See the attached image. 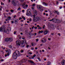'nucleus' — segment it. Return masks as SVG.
Returning a JSON list of instances; mask_svg holds the SVG:
<instances>
[{
  "instance_id": "1",
  "label": "nucleus",
  "mask_w": 65,
  "mask_h": 65,
  "mask_svg": "<svg viewBox=\"0 0 65 65\" xmlns=\"http://www.w3.org/2000/svg\"><path fill=\"white\" fill-rule=\"evenodd\" d=\"M33 12L34 14L33 15V22H37V21H39L40 20L39 17L38 16L36 17V16L37 15V11L36 10H35Z\"/></svg>"
},
{
  "instance_id": "2",
  "label": "nucleus",
  "mask_w": 65,
  "mask_h": 65,
  "mask_svg": "<svg viewBox=\"0 0 65 65\" xmlns=\"http://www.w3.org/2000/svg\"><path fill=\"white\" fill-rule=\"evenodd\" d=\"M13 58L14 59H16L17 58V56H20V51L16 50L13 54Z\"/></svg>"
},
{
  "instance_id": "3",
  "label": "nucleus",
  "mask_w": 65,
  "mask_h": 65,
  "mask_svg": "<svg viewBox=\"0 0 65 65\" xmlns=\"http://www.w3.org/2000/svg\"><path fill=\"white\" fill-rule=\"evenodd\" d=\"M27 12L26 13V15L27 16H28V17H29V16H31V15H32V13H31V10L30 9H27Z\"/></svg>"
},
{
  "instance_id": "4",
  "label": "nucleus",
  "mask_w": 65,
  "mask_h": 65,
  "mask_svg": "<svg viewBox=\"0 0 65 65\" xmlns=\"http://www.w3.org/2000/svg\"><path fill=\"white\" fill-rule=\"evenodd\" d=\"M0 32H6L5 30V28L4 25L0 27Z\"/></svg>"
},
{
  "instance_id": "5",
  "label": "nucleus",
  "mask_w": 65,
  "mask_h": 65,
  "mask_svg": "<svg viewBox=\"0 0 65 65\" xmlns=\"http://www.w3.org/2000/svg\"><path fill=\"white\" fill-rule=\"evenodd\" d=\"M6 49L7 50H5L6 52H8V53L7 55V54H6L5 55V57H6L7 56H9V54H10V53H11V51L9 49H8L7 48H6Z\"/></svg>"
},
{
  "instance_id": "6",
  "label": "nucleus",
  "mask_w": 65,
  "mask_h": 65,
  "mask_svg": "<svg viewBox=\"0 0 65 65\" xmlns=\"http://www.w3.org/2000/svg\"><path fill=\"white\" fill-rule=\"evenodd\" d=\"M27 42H26V40H24L23 41H22L21 42V44L22 45H23V44L24 45L22 46V47H24V46H25V45L26 43Z\"/></svg>"
},
{
  "instance_id": "7",
  "label": "nucleus",
  "mask_w": 65,
  "mask_h": 65,
  "mask_svg": "<svg viewBox=\"0 0 65 65\" xmlns=\"http://www.w3.org/2000/svg\"><path fill=\"white\" fill-rule=\"evenodd\" d=\"M16 42L17 46H20L21 45V41H17Z\"/></svg>"
},
{
  "instance_id": "8",
  "label": "nucleus",
  "mask_w": 65,
  "mask_h": 65,
  "mask_svg": "<svg viewBox=\"0 0 65 65\" xmlns=\"http://www.w3.org/2000/svg\"><path fill=\"white\" fill-rule=\"evenodd\" d=\"M37 7L39 9V10L40 11H41L43 10V9L41 8L42 6L41 5H37Z\"/></svg>"
},
{
  "instance_id": "9",
  "label": "nucleus",
  "mask_w": 65,
  "mask_h": 65,
  "mask_svg": "<svg viewBox=\"0 0 65 65\" xmlns=\"http://www.w3.org/2000/svg\"><path fill=\"white\" fill-rule=\"evenodd\" d=\"M11 3L14 6H16L17 5V3L15 2L14 0H12Z\"/></svg>"
},
{
  "instance_id": "10",
  "label": "nucleus",
  "mask_w": 65,
  "mask_h": 65,
  "mask_svg": "<svg viewBox=\"0 0 65 65\" xmlns=\"http://www.w3.org/2000/svg\"><path fill=\"white\" fill-rule=\"evenodd\" d=\"M49 31L47 30H46L44 32V35H46L48 33Z\"/></svg>"
},
{
  "instance_id": "11",
  "label": "nucleus",
  "mask_w": 65,
  "mask_h": 65,
  "mask_svg": "<svg viewBox=\"0 0 65 65\" xmlns=\"http://www.w3.org/2000/svg\"><path fill=\"white\" fill-rule=\"evenodd\" d=\"M25 4L26 3H24L22 6L23 8L24 9H26V7H25Z\"/></svg>"
},
{
  "instance_id": "12",
  "label": "nucleus",
  "mask_w": 65,
  "mask_h": 65,
  "mask_svg": "<svg viewBox=\"0 0 65 65\" xmlns=\"http://www.w3.org/2000/svg\"><path fill=\"white\" fill-rule=\"evenodd\" d=\"M65 60H63L62 61V62H61V64L62 65H64L65 64Z\"/></svg>"
},
{
  "instance_id": "13",
  "label": "nucleus",
  "mask_w": 65,
  "mask_h": 65,
  "mask_svg": "<svg viewBox=\"0 0 65 65\" xmlns=\"http://www.w3.org/2000/svg\"><path fill=\"white\" fill-rule=\"evenodd\" d=\"M54 13H56L57 15H60L59 13V12H58L57 11H55Z\"/></svg>"
},
{
  "instance_id": "14",
  "label": "nucleus",
  "mask_w": 65,
  "mask_h": 65,
  "mask_svg": "<svg viewBox=\"0 0 65 65\" xmlns=\"http://www.w3.org/2000/svg\"><path fill=\"white\" fill-rule=\"evenodd\" d=\"M11 27H9L7 30L9 31H11Z\"/></svg>"
},
{
  "instance_id": "15",
  "label": "nucleus",
  "mask_w": 65,
  "mask_h": 65,
  "mask_svg": "<svg viewBox=\"0 0 65 65\" xmlns=\"http://www.w3.org/2000/svg\"><path fill=\"white\" fill-rule=\"evenodd\" d=\"M5 41H9V38H7L5 39Z\"/></svg>"
},
{
  "instance_id": "16",
  "label": "nucleus",
  "mask_w": 65,
  "mask_h": 65,
  "mask_svg": "<svg viewBox=\"0 0 65 65\" xmlns=\"http://www.w3.org/2000/svg\"><path fill=\"white\" fill-rule=\"evenodd\" d=\"M5 30V32H4L5 33H7V34H8L9 33V31L8 30V29L7 30Z\"/></svg>"
},
{
  "instance_id": "17",
  "label": "nucleus",
  "mask_w": 65,
  "mask_h": 65,
  "mask_svg": "<svg viewBox=\"0 0 65 65\" xmlns=\"http://www.w3.org/2000/svg\"><path fill=\"white\" fill-rule=\"evenodd\" d=\"M7 19L8 20H10V19H11V17H7Z\"/></svg>"
},
{
  "instance_id": "18",
  "label": "nucleus",
  "mask_w": 65,
  "mask_h": 65,
  "mask_svg": "<svg viewBox=\"0 0 65 65\" xmlns=\"http://www.w3.org/2000/svg\"><path fill=\"white\" fill-rule=\"evenodd\" d=\"M19 21V19H17V20H15V23H16Z\"/></svg>"
},
{
  "instance_id": "19",
  "label": "nucleus",
  "mask_w": 65,
  "mask_h": 65,
  "mask_svg": "<svg viewBox=\"0 0 65 65\" xmlns=\"http://www.w3.org/2000/svg\"><path fill=\"white\" fill-rule=\"evenodd\" d=\"M9 41H12V38H9Z\"/></svg>"
},
{
  "instance_id": "20",
  "label": "nucleus",
  "mask_w": 65,
  "mask_h": 65,
  "mask_svg": "<svg viewBox=\"0 0 65 65\" xmlns=\"http://www.w3.org/2000/svg\"><path fill=\"white\" fill-rule=\"evenodd\" d=\"M36 56V54H34V55L32 57V59H34L35 57Z\"/></svg>"
},
{
  "instance_id": "21",
  "label": "nucleus",
  "mask_w": 65,
  "mask_h": 65,
  "mask_svg": "<svg viewBox=\"0 0 65 65\" xmlns=\"http://www.w3.org/2000/svg\"><path fill=\"white\" fill-rule=\"evenodd\" d=\"M43 32L42 30H41V31H39L38 32V33H39V34H40V33H42Z\"/></svg>"
},
{
  "instance_id": "22",
  "label": "nucleus",
  "mask_w": 65,
  "mask_h": 65,
  "mask_svg": "<svg viewBox=\"0 0 65 65\" xmlns=\"http://www.w3.org/2000/svg\"><path fill=\"white\" fill-rule=\"evenodd\" d=\"M43 5H44L45 6H47V4H46L45 3H43Z\"/></svg>"
},
{
  "instance_id": "23",
  "label": "nucleus",
  "mask_w": 65,
  "mask_h": 65,
  "mask_svg": "<svg viewBox=\"0 0 65 65\" xmlns=\"http://www.w3.org/2000/svg\"><path fill=\"white\" fill-rule=\"evenodd\" d=\"M44 41L45 43H46V42L47 41V40H46V39H44Z\"/></svg>"
},
{
  "instance_id": "24",
  "label": "nucleus",
  "mask_w": 65,
  "mask_h": 65,
  "mask_svg": "<svg viewBox=\"0 0 65 65\" xmlns=\"http://www.w3.org/2000/svg\"><path fill=\"white\" fill-rule=\"evenodd\" d=\"M28 62H30V63H33V61L30 60H28Z\"/></svg>"
},
{
  "instance_id": "25",
  "label": "nucleus",
  "mask_w": 65,
  "mask_h": 65,
  "mask_svg": "<svg viewBox=\"0 0 65 65\" xmlns=\"http://www.w3.org/2000/svg\"><path fill=\"white\" fill-rule=\"evenodd\" d=\"M50 64H51V62H50V61H48L47 62V64H48V65H50Z\"/></svg>"
},
{
  "instance_id": "26",
  "label": "nucleus",
  "mask_w": 65,
  "mask_h": 65,
  "mask_svg": "<svg viewBox=\"0 0 65 65\" xmlns=\"http://www.w3.org/2000/svg\"><path fill=\"white\" fill-rule=\"evenodd\" d=\"M10 11L11 12H12V13H13V12H14V10H11Z\"/></svg>"
},
{
  "instance_id": "27",
  "label": "nucleus",
  "mask_w": 65,
  "mask_h": 65,
  "mask_svg": "<svg viewBox=\"0 0 65 65\" xmlns=\"http://www.w3.org/2000/svg\"><path fill=\"white\" fill-rule=\"evenodd\" d=\"M41 41L42 42V43H44V40H41Z\"/></svg>"
},
{
  "instance_id": "28",
  "label": "nucleus",
  "mask_w": 65,
  "mask_h": 65,
  "mask_svg": "<svg viewBox=\"0 0 65 65\" xmlns=\"http://www.w3.org/2000/svg\"><path fill=\"white\" fill-rule=\"evenodd\" d=\"M22 39H25V36H23V37H22Z\"/></svg>"
},
{
  "instance_id": "29",
  "label": "nucleus",
  "mask_w": 65,
  "mask_h": 65,
  "mask_svg": "<svg viewBox=\"0 0 65 65\" xmlns=\"http://www.w3.org/2000/svg\"><path fill=\"white\" fill-rule=\"evenodd\" d=\"M2 48L3 50H5V47H3V46H2Z\"/></svg>"
},
{
  "instance_id": "30",
  "label": "nucleus",
  "mask_w": 65,
  "mask_h": 65,
  "mask_svg": "<svg viewBox=\"0 0 65 65\" xmlns=\"http://www.w3.org/2000/svg\"><path fill=\"white\" fill-rule=\"evenodd\" d=\"M22 18H23V19H24V20H25V17L24 16H22Z\"/></svg>"
},
{
  "instance_id": "31",
  "label": "nucleus",
  "mask_w": 65,
  "mask_h": 65,
  "mask_svg": "<svg viewBox=\"0 0 65 65\" xmlns=\"http://www.w3.org/2000/svg\"><path fill=\"white\" fill-rule=\"evenodd\" d=\"M23 52H24V50H21L20 51V52L21 53H23Z\"/></svg>"
},
{
  "instance_id": "32",
  "label": "nucleus",
  "mask_w": 65,
  "mask_h": 65,
  "mask_svg": "<svg viewBox=\"0 0 65 65\" xmlns=\"http://www.w3.org/2000/svg\"><path fill=\"white\" fill-rule=\"evenodd\" d=\"M51 27L52 28H54V25L53 24H51Z\"/></svg>"
},
{
  "instance_id": "33",
  "label": "nucleus",
  "mask_w": 65,
  "mask_h": 65,
  "mask_svg": "<svg viewBox=\"0 0 65 65\" xmlns=\"http://www.w3.org/2000/svg\"><path fill=\"white\" fill-rule=\"evenodd\" d=\"M21 9V8H20V7H19L17 9V10H20Z\"/></svg>"
},
{
  "instance_id": "34",
  "label": "nucleus",
  "mask_w": 65,
  "mask_h": 65,
  "mask_svg": "<svg viewBox=\"0 0 65 65\" xmlns=\"http://www.w3.org/2000/svg\"><path fill=\"white\" fill-rule=\"evenodd\" d=\"M9 47L10 48H11L12 47V45H9Z\"/></svg>"
},
{
  "instance_id": "35",
  "label": "nucleus",
  "mask_w": 65,
  "mask_h": 65,
  "mask_svg": "<svg viewBox=\"0 0 65 65\" xmlns=\"http://www.w3.org/2000/svg\"><path fill=\"white\" fill-rule=\"evenodd\" d=\"M36 42H38V39H36Z\"/></svg>"
},
{
  "instance_id": "36",
  "label": "nucleus",
  "mask_w": 65,
  "mask_h": 65,
  "mask_svg": "<svg viewBox=\"0 0 65 65\" xmlns=\"http://www.w3.org/2000/svg\"><path fill=\"white\" fill-rule=\"evenodd\" d=\"M25 7H28V5L27 4H26L25 5Z\"/></svg>"
},
{
  "instance_id": "37",
  "label": "nucleus",
  "mask_w": 65,
  "mask_h": 65,
  "mask_svg": "<svg viewBox=\"0 0 65 65\" xmlns=\"http://www.w3.org/2000/svg\"><path fill=\"white\" fill-rule=\"evenodd\" d=\"M45 25H44L42 27L44 29V28H45Z\"/></svg>"
},
{
  "instance_id": "38",
  "label": "nucleus",
  "mask_w": 65,
  "mask_h": 65,
  "mask_svg": "<svg viewBox=\"0 0 65 65\" xmlns=\"http://www.w3.org/2000/svg\"><path fill=\"white\" fill-rule=\"evenodd\" d=\"M35 27V26H33L32 27V28H31V29H33Z\"/></svg>"
},
{
  "instance_id": "39",
  "label": "nucleus",
  "mask_w": 65,
  "mask_h": 65,
  "mask_svg": "<svg viewBox=\"0 0 65 65\" xmlns=\"http://www.w3.org/2000/svg\"><path fill=\"white\" fill-rule=\"evenodd\" d=\"M48 40L50 41L51 40V39L50 38H48Z\"/></svg>"
},
{
  "instance_id": "40",
  "label": "nucleus",
  "mask_w": 65,
  "mask_h": 65,
  "mask_svg": "<svg viewBox=\"0 0 65 65\" xmlns=\"http://www.w3.org/2000/svg\"><path fill=\"white\" fill-rule=\"evenodd\" d=\"M17 32V31H14V34H16V33Z\"/></svg>"
},
{
  "instance_id": "41",
  "label": "nucleus",
  "mask_w": 65,
  "mask_h": 65,
  "mask_svg": "<svg viewBox=\"0 0 65 65\" xmlns=\"http://www.w3.org/2000/svg\"><path fill=\"white\" fill-rule=\"evenodd\" d=\"M4 61V59H1V62H3V61Z\"/></svg>"
},
{
  "instance_id": "42",
  "label": "nucleus",
  "mask_w": 65,
  "mask_h": 65,
  "mask_svg": "<svg viewBox=\"0 0 65 65\" xmlns=\"http://www.w3.org/2000/svg\"><path fill=\"white\" fill-rule=\"evenodd\" d=\"M29 34H31V31H29Z\"/></svg>"
},
{
  "instance_id": "43",
  "label": "nucleus",
  "mask_w": 65,
  "mask_h": 65,
  "mask_svg": "<svg viewBox=\"0 0 65 65\" xmlns=\"http://www.w3.org/2000/svg\"><path fill=\"white\" fill-rule=\"evenodd\" d=\"M29 19H30V20H29V21H32V19H31V18H30Z\"/></svg>"
},
{
  "instance_id": "44",
  "label": "nucleus",
  "mask_w": 65,
  "mask_h": 65,
  "mask_svg": "<svg viewBox=\"0 0 65 65\" xmlns=\"http://www.w3.org/2000/svg\"><path fill=\"white\" fill-rule=\"evenodd\" d=\"M53 20H54V19H52V20H49V21H53Z\"/></svg>"
},
{
  "instance_id": "45",
  "label": "nucleus",
  "mask_w": 65,
  "mask_h": 65,
  "mask_svg": "<svg viewBox=\"0 0 65 65\" xmlns=\"http://www.w3.org/2000/svg\"><path fill=\"white\" fill-rule=\"evenodd\" d=\"M35 6V4H33L32 5V6Z\"/></svg>"
},
{
  "instance_id": "46",
  "label": "nucleus",
  "mask_w": 65,
  "mask_h": 65,
  "mask_svg": "<svg viewBox=\"0 0 65 65\" xmlns=\"http://www.w3.org/2000/svg\"><path fill=\"white\" fill-rule=\"evenodd\" d=\"M38 59L39 60V61H41L40 59V58H38Z\"/></svg>"
},
{
  "instance_id": "47",
  "label": "nucleus",
  "mask_w": 65,
  "mask_h": 65,
  "mask_svg": "<svg viewBox=\"0 0 65 65\" xmlns=\"http://www.w3.org/2000/svg\"><path fill=\"white\" fill-rule=\"evenodd\" d=\"M34 48L33 47H31V50H34Z\"/></svg>"
},
{
  "instance_id": "48",
  "label": "nucleus",
  "mask_w": 65,
  "mask_h": 65,
  "mask_svg": "<svg viewBox=\"0 0 65 65\" xmlns=\"http://www.w3.org/2000/svg\"><path fill=\"white\" fill-rule=\"evenodd\" d=\"M26 47H29V46L28 45H27V46H26Z\"/></svg>"
},
{
  "instance_id": "49",
  "label": "nucleus",
  "mask_w": 65,
  "mask_h": 65,
  "mask_svg": "<svg viewBox=\"0 0 65 65\" xmlns=\"http://www.w3.org/2000/svg\"><path fill=\"white\" fill-rule=\"evenodd\" d=\"M22 11L23 12V13H24V11H25V10H23Z\"/></svg>"
},
{
  "instance_id": "50",
  "label": "nucleus",
  "mask_w": 65,
  "mask_h": 65,
  "mask_svg": "<svg viewBox=\"0 0 65 65\" xmlns=\"http://www.w3.org/2000/svg\"><path fill=\"white\" fill-rule=\"evenodd\" d=\"M34 28L35 29H36H36H37V27H35Z\"/></svg>"
},
{
  "instance_id": "51",
  "label": "nucleus",
  "mask_w": 65,
  "mask_h": 65,
  "mask_svg": "<svg viewBox=\"0 0 65 65\" xmlns=\"http://www.w3.org/2000/svg\"><path fill=\"white\" fill-rule=\"evenodd\" d=\"M20 0L22 2H23V1H24V0Z\"/></svg>"
},
{
  "instance_id": "52",
  "label": "nucleus",
  "mask_w": 65,
  "mask_h": 65,
  "mask_svg": "<svg viewBox=\"0 0 65 65\" xmlns=\"http://www.w3.org/2000/svg\"><path fill=\"white\" fill-rule=\"evenodd\" d=\"M42 29V28L40 27L38 28V29Z\"/></svg>"
},
{
  "instance_id": "53",
  "label": "nucleus",
  "mask_w": 65,
  "mask_h": 65,
  "mask_svg": "<svg viewBox=\"0 0 65 65\" xmlns=\"http://www.w3.org/2000/svg\"><path fill=\"white\" fill-rule=\"evenodd\" d=\"M19 20H22V18H19Z\"/></svg>"
},
{
  "instance_id": "54",
  "label": "nucleus",
  "mask_w": 65,
  "mask_h": 65,
  "mask_svg": "<svg viewBox=\"0 0 65 65\" xmlns=\"http://www.w3.org/2000/svg\"><path fill=\"white\" fill-rule=\"evenodd\" d=\"M22 36H21V37H19V38H20V39H21V38H22Z\"/></svg>"
},
{
  "instance_id": "55",
  "label": "nucleus",
  "mask_w": 65,
  "mask_h": 65,
  "mask_svg": "<svg viewBox=\"0 0 65 65\" xmlns=\"http://www.w3.org/2000/svg\"><path fill=\"white\" fill-rule=\"evenodd\" d=\"M36 35H37V33H35V36H36Z\"/></svg>"
},
{
  "instance_id": "56",
  "label": "nucleus",
  "mask_w": 65,
  "mask_h": 65,
  "mask_svg": "<svg viewBox=\"0 0 65 65\" xmlns=\"http://www.w3.org/2000/svg\"><path fill=\"white\" fill-rule=\"evenodd\" d=\"M40 46H42V44H40Z\"/></svg>"
},
{
  "instance_id": "57",
  "label": "nucleus",
  "mask_w": 65,
  "mask_h": 65,
  "mask_svg": "<svg viewBox=\"0 0 65 65\" xmlns=\"http://www.w3.org/2000/svg\"><path fill=\"white\" fill-rule=\"evenodd\" d=\"M62 8V7H59V8L60 9H61Z\"/></svg>"
},
{
  "instance_id": "58",
  "label": "nucleus",
  "mask_w": 65,
  "mask_h": 65,
  "mask_svg": "<svg viewBox=\"0 0 65 65\" xmlns=\"http://www.w3.org/2000/svg\"><path fill=\"white\" fill-rule=\"evenodd\" d=\"M2 52L3 54H4V52H3V51H2Z\"/></svg>"
},
{
  "instance_id": "59",
  "label": "nucleus",
  "mask_w": 65,
  "mask_h": 65,
  "mask_svg": "<svg viewBox=\"0 0 65 65\" xmlns=\"http://www.w3.org/2000/svg\"><path fill=\"white\" fill-rule=\"evenodd\" d=\"M37 27H39H39H40V26H39V25H37Z\"/></svg>"
},
{
  "instance_id": "60",
  "label": "nucleus",
  "mask_w": 65,
  "mask_h": 65,
  "mask_svg": "<svg viewBox=\"0 0 65 65\" xmlns=\"http://www.w3.org/2000/svg\"><path fill=\"white\" fill-rule=\"evenodd\" d=\"M31 45H32V46H34V44H33V43H32L31 44Z\"/></svg>"
},
{
  "instance_id": "61",
  "label": "nucleus",
  "mask_w": 65,
  "mask_h": 65,
  "mask_svg": "<svg viewBox=\"0 0 65 65\" xmlns=\"http://www.w3.org/2000/svg\"><path fill=\"white\" fill-rule=\"evenodd\" d=\"M56 3H57L56 4H59V2H57Z\"/></svg>"
},
{
  "instance_id": "62",
  "label": "nucleus",
  "mask_w": 65,
  "mask_h": 65,
  "mask_svg": "<svg viewBox=\"0 0 65 65\" xmlns=\"http://www.w3.org/2000/svg\"><path fill=\"white\" fill-rule=\"evenodd\" d=\"M27 23H30V22L29 21H27Z\"/></svg>"
},
{
  "instance_id": "63",
  "label": "nucleus",
  "mask_w": 65,
  "mask_h": 65,
  "mask_svg": "<svg viewBox=\"0 0 65 65\" xmlns=\"http://www.w3.org/2000/svg\"><path fill=\"white\" fill-rule=\"evenodd\" d=\"M8 1H9V2H11V1L10 0H8Z\"/></svg>"
},
{
  "instance_id": "64",
  "label": "nucleus",
  "mask_w": 65,
  "mask_h": 65,
  "mask_svg": "<svg viewBox=\"0 0 65 65\" xmlns=\"http://www.w3.org/2000/svg\"><path fill=\"white\" fill-rule=\"evenodd\" d=\"M16 17V15H14V18H15Z\"/></svg>"
}]
</instances>
